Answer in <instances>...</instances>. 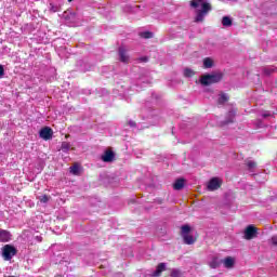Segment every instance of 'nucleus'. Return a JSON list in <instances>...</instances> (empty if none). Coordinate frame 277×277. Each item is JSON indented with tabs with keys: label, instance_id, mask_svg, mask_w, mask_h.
Segmentation results:
<instances>
[{
	"label": "nucleus",
	"instance_id": "1",
	"mask_svg": "<svg viewBox=\"0 0 277 277\" xmlns=\"http://www.w3.org/2000/svg\"><path fill=\"white\" fill-rule=\"evenodd\" d=\"M190 8L195 10V23H203L205 18L209 16V12L213 10L209 0H192Z\"/></svg>",
	"mask_w": 277,
	"mask_h": 277
},
{
	"label": "nucleus",
	"instance_id": "2",
	"mask_svg": "<svg viewBox=\"0 0 277 277\" xmlns=\"http://www.w3.org/2000/svg\"><path fill=\"white\" fill-rule=\"evenodd\" d=\"M222 81V74H208L200 79L201 85H211L212 83H220Z\"/></svg>",
	"mask_w": 277,
	"mask_h": 277
},
{
	"label": "nucleus",
	"instance_id": "3",
	"mask_svg": "<svg viewBox=\"0 0 277 277\" xmlns=\"http://www.w3.org/2000/svg\"><path fill=\"white\" fill-rule=\"evenodd\" d=\"M17 250L12 245H5L2 247V258L4 261H12L13 256H16Z\"/></svg>",
	"mask_w": 277,
	"mask_h": 277
},
{
	"label": "nucleus",
	"instance_id": "4",
	"mask_svg": "<svg viewBox=\"0 0 277 277\" xmlns=\"http://www.w3.org/2000/svg\"><path fill=\"white\" fill-rule=\"evenodd\" d=\"M243 235L245 239L250 241L251 239H254L256 235H259V228H256L254 225H249L246 227Z\"/></svg>",
	"mask_w": 277,
	"mask_h": 277
},
{
	"label": "nucleus",
	"instance_id": "5",
	"mask_svg": "<svg viewBox=\"0 0 277 277\" xmlns=\"http://www.w3.org/2000/svg\"><path fill=\"white\" fill-rule=\"evenodd\" d=\"M39 137L41 140H44L45 142H49V140H53V129L50 127H44L39 131Z\"/></svg>",
	"mask_w": 277,
	"mask_h": 277
},
{
	"label": "nucleus",
	"instance_id": "6",
	"mask_svg": "<svg viewBox=\"0 0 277 277\" xmlns=\"http://www.w3.org/2000/svg\"><path fill=\"white\" fill-rule=\"evenodd\" d=\"M222 187V180L219 177H212L208 183V190L215 192V189H220Z\"/></svg>",
	"mask_w": 277,
	"mask_h": 277
},
{
	"label": "nucleus",
	"instance_id": "7",
	"mask_svg": "<svg viewBox=\"0 0 277 277\" xmlns=\"http://www.w3.org/2000/svg\"><path fill=\"white\" fill-rule=\"evenodd\" d=\"M119 61L123 64H129V54L127 53V49L124 47H120L118 50Z\"/></svg>",
	"mask_w": 277,
	"mask_h": 277
},
{
	"label": "nucleus",
	"instance_id": "8",
	"mask_svg": "<svg viewBox=\"0 0 277 277\" xmlns=\"http://www.w3.org/2000/svg\"><path fill=\"white\" fill-rule=\"evenodd\" d=\"M115 157H116V155L114 154V151L106 150L104 153V155H102V161H104L105 163H111V161H114Z\"/></svg>",
	"mask_w": 277,
	"mask_h": 277
},
{
	"label": "nucleus",
	"instance_id": "9",
	"mask_svg": "<svg viewBox=\"0 0 277 277\" xmlns=\"http://www.w3.org/2000/svg\"><path fill=\"white\" fill-rule=\"evenodd\" d=\"M11 239H12V234H10V232L5 229L0 230V241L2 243H8V241H10Z\"/></svg>",
	"mask_w": 277,
	"mask_h": 277
},
{
	"label": "nucleus",
	"instance_id": "10",
	"mask_svg": "<svg viewBox=\"0 0 277 277\" xmlns=\"http://www.w3.org/2000/svg\"><path fill=\"white\" fill-rule=\"evenodd\" d=\"M235 116H237V111L229 110L226 116V119L224 121V124H230V123L235 122Z\"/></svg>",
	"mask_w": 277,
	"mask_h": 277
},
{
	"label": "nucleus",
	"instance_id": "11",
	"mask_svg": "<svg viewBox=\"0 0 277 277\" xmlns=\"http://www.w3.org/2000/svg\"><path fill=\"white\" fill-rule=\"evenodd\" d=\"M166 267H167L166 263L158 264L156 271L151 274V276L154 277L161 276V273L166 272Z\"/></svg>",
	"mask_w": 277,
	"mask_h": 277
},
{
	"label": "nucleus",
	"instance_id": "12",
	"mask_svg": "<svg viewBox=\"0 0 277 277\" xmlns=\"http://www.w3.org/2000/svg\"><path fill=\"white\" fill-rule=\"evenodd\" d=\"M185 187V180L183 179H179L175 181V183L173 184V189L175 190H181Z\"/></svg>",
	"mask_w": 277,
	"mask_h": 277
},
{
	"label": "nucleus",
	"instance_id": "13",
	"mask_svg": "<svg viewBox=\"0 0 277 277\" xmlns=\"http://www.w3.org/2000/svg\"><path fill=\"white\" fill-rule=\"evenodd\" d=\"M184 239V243H186V246H193V243H196V239H194V236L186 234L184 236H182Z\"/></svg>",
	"mask_w": 277,
	"mask_h": 277
},
{
	"label": "nucleus",
	"instance_id": "14",
	"mask_svg": "<svg viewBox=\"0 0 277 277\" xmlns=\"http://www.w3.org/2000/svg\"><path fill=\"white\" fill-rule=\"evenodd\" d=\"M70 174H74V176H79V173L81 172V167L79 164H74L69 168Z\"/></svg>",
	"mask_w": 277,
	"mask_h": 277
},
{
	"label": "nucleus",
	"instance_id": "15",
	"mask_svg": "<svg viewBox=\"0 0 277 277\" xmlns=\"http://www.w3.org/2000/svg\"><path fill=\"white\" fill-rule=\"evenodd\" d=\"M223 264H224V267H227V269H230V267H233V265H235V260L233 258L228 256L225 260H223Z\"/></svg>",
	"mask_w": 277,
	"mask_h": 277
},
{
	"label": "nucleus",
	"instance_id": "16",
	"mask_svg": "<svg viewBox=\"0 0 277 277\" xmlns=\"http://www.w3.org/2000/svg\"><path fill=\"white\" fill-rule=\"evenodd\" d=\"M222 25H223V27H232L233 26V19L230 18V16H223Z\"/></svg>",
	"mask_w": 277,
	"mask_h": 277
},
{
	"label": "nucleus",
	"instance_id": "17",
	"mask_svg": "<svg viewBox=\"0 0 277 277\" xmlns=\"http://www.w3.org/2000/svg\"><path fill=\"white\" fill-rule=\"evenodd\" d=\"M203 68H213V60L211 57L203 60Z\"/></svg>",
	"mask_w": 277,
	"mask_h": 277
},
{
	"label": "nucleus",
	"instance_id": "18",
	"mask_svg": "<svg viewBox=\"0 0 277 277\" xmlns=\"http://www.w3.org/2000/svg\"><path fill=\"white\" fill-rule=\"evenodd\" d=\"M189 233H192V227L189 225H183L181 227L182 237L185 236V235H189Z\"/></svg>",
	"mask_w": 277,
	"mask_h": 277
},
{
	"label": "nucleus",
	"instance_id": "19",
	"mask_svg": "<svg viewBox=\"0 0 277 277\" xmlns=\"http://www.w3.org/2000/svg\"><path fill=\"white\" fill-rule=\"evenodd\" d=\"M228 101V95L226 93H223L219 96V104L224 105V103H227Z\"/></svg>",
	"mask_w": 277,
	"mask_h": 277
},
{
	"label": "nucleus",
	"instance_id": "20",
	"mask_svg": "<svg viewBox=\"0 0 277 277\" xmlns=\"http://www.w3.org/2000/svg\"><path fill=\"white\" fill-rule=\"evenodd\" d=\"M61 150L63 153H68L70 150V143L63 142L62 145H61Z\"/></svg>",
	"mask_w": 277,
	"mask_h": 277
},
{
	"label": "nucleus",
	"instance_id": "21",
	"mask_svg": "<svg viewBox=\"0 0 277 277\" xmlns=\"http://www.w3.org/2000/svg\"><path fill=\"white\" fill-rule=\"evenodd\" d=\"M247 167L249 172H254V168H256V162H254L253 160H249L247 161Z\"/></svg>",
	"mask_w": 277,
	"mask_h": 277
},
{
	"label": "nucleus",
	"instance_id": "22",
	"mask_svg": "<svg viewBox=\"0 0 277 277\" xmlns=\"http://www.w3.org/2000/svg\"><path fill=\"white\" fill-rule=\"evenodd\" d=\"M50 12H60V4H55L54 2H51L49 5Z\"/></svg>",
	"mask_w": 277,
	"mask_h": 277
},
{
	"label": "nucleus",
	"instance_id": "23",
	"mask_svg": "<svg viewBox=\"0 0 277 277\" xmlns=\"http://www.w3.org/2000/svg\"><path fill=\"white\" fill-rule=\"evenodd\" d=\"M141 38H144L145 40H148L150 38H153V32L150 31H144L140 34Z\"/></svg>",
	"mask_w": 277,
	"mask_h": 277
},
{
	"label": "nucleus",
	"instance_id": "24",
	"mask_svg": "<svg viewBox=\"0 0 277 277\" xmlns=\"http://www.w3.org/2000/svg\"><path fill=\"white\" fill-rule=\"evenodd\" d=\"M184 76L194 77V70H192L189 68L184 69Z\"/></svg>",
	"mask_w": 277,
	"mask_h": 277
},
{
	"label": "nucleus",
	"instance_id": "25",
	"mask_svg": "<svg viewBox=\"0 0 277 277\" xmlns=\"http://www.w3.org/2000/svg\"><path fill=\"white\" fill-rule=\"evenodd\" d=\"M276 69L274 67H265L264 72L265 75H272Z\"/></svg>",
	"mask_w": 277,
	"mask_h": 277
},
{
	"label": "nucleus",
	"instance_id": "26",
	"mask_svg": "<svg viewBox=\"0 0 277 277\" xmlns=\"http://www.w3.org/2000/svg\"><path fill=\"white\" fill-rule=\"evenodd\" d=\"M272 116H274V114L269 110H265L262 113V118H269Z\"/></svg>",
	"mask_w": 277,
	"mask_h": 277
},
{
	"label": "nucleus",
	"instance_id": "27",
	"mask_svg": "<svg viewBox=\"0 0 277 277\" xmlns=\"http://www.w3.org/2000/svg\"><path fill=\"white\" fill-rule=\"evenodd\" d=\"M49 196L43 195L42 197H40V202H42L43 205H47V202H49Z\"/></svg>",
	"mask_w": 277,
	"mask_h": 277
},
{
	"label": "nucleus",
	"instance_id": "28",
	"mask_svg": "<svg viewBox=\"0 0 277 277\" xmlns=\"http://www.w3.org/2000/svg\"><path fill=\"white\" fill-rule=\"evenodd\" d=\"M171 276H172V277H181V271H179V269H173V271L171 272Z\"/></svg>",
	"mask_w": 277,
	"mask_h": 277
},
{
	"label": "nucleus",
	"instance_id": "29",
	"mask_svg": "<svg viewBox=\"0 0 277 277\" xmlns=\"http://www.w3.org/2000/svg\"><path fill=\"white\" fill-rule=\"evenodd\" d=\"M128 124H129V127H131L132 129H135V128L137 127V123H135V121H133V120H130V121L128 122Z\"/></svg>",
	"mask_w": 277,
	"mask_h": 277
},
{
	"label": "nucleus",
	"instance_id": "30",
	"mask_svg": "<svg viewBox=\"0 0 277 277\" xmlns=\"http://www.w3.org/2000/svg\"><path fill=\"white\" fill-rule=\"evenodd\" d=\"M210 266L212 267V269H216V267H219V264H217V262H215V260H213V261L210 263Z\"/></svg>",
	"mask_w": 277,
	"mask_h": 277
},
{
	"label": "nucleus",
	"instance_id": "31",
	"mask_svg": "<svg viewBox=\"0 0 277 277\" xmlns=\"http://www.w3.org/2000/svg\"><path fill=\"white\" fill-rule=\"evenodd\" d=\"M5 75V69H3V65H0V79Z\"/></svg>",
	"mask_w": 277,
	"mask_h": 277
},
{
	"label": "nucleus",
	"instance_id": "32",
	"mask_svg": "<svg viewBox=\"0 0 277 277\" xmlns=\"http://www.w3.org/2000/svg\"><path fill=\"white\" fill-rule=\"evenodd\" d=\"M271 242L273 243V246H277V236H273L271 238Z\"/></svg>",
	"mask_w": 277,
	"mask_h": 277
},
{
	"label": "nucleus",
	"instance_id": "33",
	"mask_svg": "<svg viewBox=\"0 0 277 277\" xmlns=\"http://www.w3.org/2000/svg\"><path fill=\"white\" fill-rule=\"evenodd\" d=\"M256 127H258V129H263V121L258 120Z\"/></svg>",
	"mask_w": 277,
	"mask_h": 277
},
{
	"label": "nucleus",
	"instance_id": "34",
	"mask_svg": "<svg viewBox=\"0 0 277 277\" xmlns=\"http://www.w3.org/2000/svg\"><path fill=\"white\" fill-rule=\"evenodd\" d=\"M36 241H38L39 243L42 242V236H37Z\"/></svg>",
	"mask_w": 277,
	"mask_h": 277
},
{
	"label": "nucleus",
	"instance_id": "35",
	"mask_svg": "<svg viewBox=\"0 0 277 277\" xmlns=\"http://www.w3.org/2000/svg\"><path fill=\"white\" fill-rule=\"evenodd\" d=\"M143 62H148V60L147 58H141Z\"/></svg>",
	"mask_w": 277,
	"mask_h": 277
},
{
	"label": "nucleus",
	"instance_id": "36",
	"mask_svg": "<svg viewBox=\"0 0 277 277\" xmlns=\"http://www.w3.org/2000/svg\"><path fill=\"white\" fill-rule=\"evenodd\" d=\"M60 263H64V260H61Z\"/></svg>",
	"mask_w": 277,
	"mask_h": 277
},
{
	"label": "nucleus",
	"instance_id": "37",
	"mask_svg": "<svg viewBox=\"0 0 277 277\" xmlns=\"http://www.w3.org/2000/svg\"><path fill=\"white\" fill-rule=\"evenodd\" d=\"M41 168H43V163H41Z\"/></svg>",
	"mask_w": 277,
	"mask_h": 277
},
{
	"label": "nucleus",
	"instance_id": "38",
	"mask_svg": "<svg viewBox=\"0 0 277 277\" xmlns=\"http://www.w3.org/2000/svg\"><path fill=\"white\" fill-rule=\"evenodd\" d=\"M68 1H72V0H68Z\"/></svg>",
	"mask_w": 277,
	"mask_h": 277
}]
</instances>
